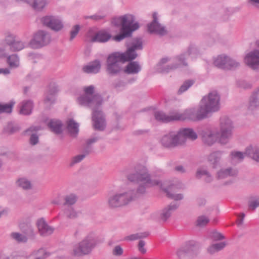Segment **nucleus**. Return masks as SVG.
Here are the masks:
<instances>
[{
    "label": "nucleus",
    "mask_w": 259,
    "mask_h": 259,
    "mask_svg": "<svg viewBox=\"0 0 259 259\" xmlns=\"http://www.w3.org/2000/svg\"><path fill=\"white\" fill-rule=\"evenodd\" d=\"M127 179L132 182L143 183L138 187L136 192L135 190L129 191L134 192V195L136 196L134 199L140 195L145 194L147 187L157 186L160 183L158 180H151L147 168L142 165H138L135 166V171L127 176Z\"/></svg>",
    "instance_id": "nucleus-1"
},
{
    "label": "nucleus",
    "mask_w": 259,
    "mask_h": 259,
    "mask_svg": "<svg viewBox=\"0 0 259 259\" xmlns=\"http://www.w3.org/2000/svg\"><path fill=\"white\" fill-rule=\"evenodd\" d=\"M135 16L130 14L112 18V25L116 27L121 26L120 33L113 36V39L119 42L125 38L131 37L133 32L140 28L139 23L135 21Z\"/></svg>",
    "instance_id": "nucleus-2"
},
{
    "label": "nucleus",
    "mask_w": 259,
    "mask_h": 259,
    "mask_svg": "<svg viewBox=\"0 0 259 259\" xmlns=\"http://www.w3.org/2000/svg\"><path fill=\"white\" fill-rule=\"evenodd\" d=\"M84 95L77 98V102L81 106H87L89 108L100 107L103 103V99L98 93L94 94L95 87L91 85L84 88Z\"/></svg>",
    "instance_id": "nucleus-3"
},
{
    "label": "nucleus",
    "mask_w": 259,
    "mask_h": 259,
    "mask_svg": "<svg viewBox=\"0 0 259 259\" xmlns=\"http://www.w3.org/2000/svg\"><path fill=\"white\" fill-rule=\"evenodd\" d=\"M220 101V95L217 91H213L202 98L199 106L207 117L209 114L219 110Z\"/></svg>",
    "instance_id": "nucleus-4"
},
{
    "label": "nucleus",
    "mask_w": 259,
    "mask_h": 259,
    "mask_svg": "<svg viewBox=\"0 0 259 259\" xmlns=\"http://www.w3.org/2000/svg\"><path fill=\"white\" fill-rule=\"evenodd\" d=\"M136 197L133 191L113 194L108 196L107 204L111 208H115L128 204Z\"/></svg>",
    "instance_id": "nucleus-5"
},
{
    "label": "nucleus",
    "mask_w": 259,
    "mask_h": 259,
    "mask_svg": "<svg viewBox=\"0 0 259 259\" xmlns=\"http://www.w3.org/2000/svg\"><path fill=\"white\" fill-rule=\"evenodd\" d=\"M97 240L93 234L88 235L78 245L73 248V254L75 256H81L90 253L96 246Z\"/></svg>",
    "instance_id": "nucleus-6"
},
{
    "label": "nucleus",
    "mask_w": 259,
    "mask_h": 259,
    "mask_svg": "<svg viewBox=\"0 0 259 259\" xmlns=\"http://www.w3.org/2000/svg\"><path fill=\"white\" fill-rule=\"evenodd\" d=\"M234 125L231 120L224 116L220 119V137L219 143L222 145L227 144L233 136Z\"/></svg>",
    "instance_id": "nucleus-7"
},
{
    "label": "nucleus",
    "mask_w": 259,
    "mask_h": 259,
    "mask_svg": "<svg viewBox=\"0 0 259 259\" xmlns=\"http://www.w3.org/2000/svg\"><path fill=\"white\" fill-rule=\"evenodd\" d=\"M199 251V244L193 240L187 242L179 248L176 254L179 259L190 258L196 256Z\"/></svg>",
    "instance_id": "nucleus-8"
},
{
    "label": "nucleus",
    "mask_w": 259,
    "mask_h": 259,
    "mask_svg": "<svg viewBox=\"0 0 259 259\" xmlns=\"http://www.w3.org/2000/svg\"><path fill=\"white\" fill-rule=\"evenodd\" d=\"M106 72L111 76H115L119 74L122 71V67L120 63H122L116 52L110 54L106 61Z\"/></svg>",
    "instance_id": "nucleus-9"
},
{
    "label": "nucleus",
    "mask_w": 259,
    "mask_h": 259,
    "mask_svg": "<svg viewBox=\"0 0 259 259\" xmlns=\"http://www.w3.org/2000/svg\"><path fill=\"white\" fill-rule=\"evenodd\" d=\"M207 118L200 106L198 109L191 108L186 109L182 113H176V120H185L187 119L193 121H200Z\"/></svg>",
    "instance_id": "nucleus-10"
},
{
    "label": "nucleus",
    "mask_w": 259,
    "mask_h": 259,
    "mask_svg": "<svg viewBox=\"0 0 259 259\" xmlns=\"http://www.w3.org/2000/svg\"><path fill=\"white\" fill-rule=\"evenodd\" d=\"M51 40L49 33L44 30L38 31L30 41L29 45L33 49H38L48 45Z\"/></svg>",
    "instance_id": "nucleus-11"
},
{
    "label": "nucleus",
    "mask_w": 259,
    "mask_h": 259,
    "mask_svg": "<svg viewBox=\"0 0 259 259\" xmlns=\"http://www.w3.org/2000/svg\"><path fill=\"white\" fill-rule=\"evenodd\" d=\"M93 110L92 120L95 130L103 131L106 127L105 119L103 111L100 110V107L91 108Z\"/></svg>",
    "instance_id": "nucleus-12"
},
{
    "label": "nucleus",
    "mask_w": 259,
    "mask_h": 259,
    "mask_svg": "<svg viewBox=\"0 0 259 259\" xmlns=\"http://www.w3.org/2000/svg\"><path fill=\"white\" fill-rule=\"evenodd\" d=\"M160 143L163 147L167 149H172L178 145H182L178 134L170 132L162 137Z\"/></svg>",
    "instance_id": "nucleus-13"
},
{
    "label": "nucleus",
    "mask_w": 259,
    "mask_h": 259,
    "mask_svg": "<svg viewBox=\"0 0 259 259\" xmlns=\"http://www.w3.org/2000/svg\"><path fill=\"white\" fill-rule=\"evenodd\" d=\"M153 20L147 25V30L151 34L155 33L160 36H164L167 33L164 26L158 22L157 14L154 12L152 14Z\"/></svg>",
    "instance_id": "nucleus-14"
},
{
    "label": "nucleus",
    "mask_w": 259,
    "mask_h": 259,
    "mask_svg": "<svg viewBox=\"0 0 259 259\" xmlns=\"http://www.w3.org/2000/svg\"><path fill=\"white\" fill-rule=\"evenodd\" d=\"M44 25L58 32L63 28V24L58 17L54 16H46L41 18V20Z\"/></svg>",
    "instance_id": "nucleus-15"
},
{
    "label": "nucleus",
    "mask_w": 259,
    "mask_h": 259,
    "mask_svg": "<svg viewBox=\"0 0 259 259\" xmlns=\"http://www.w3.org/2000/svg\"><path fill=\"white\" fill-rule=\"evenodd\" d=\"M244 61L249 67L253 70L259 68V50H254L250 52L245 57Z\"/></svg>",
    "instance_id": "nucleus-16"
},
{
    "label": "nucleus",
    "mask_w": 259,
    "mask_h": 259,
    "mask_svg": "<svg viewBox=\"0 0 259 259\" xmlns=\"http://www.w3.org/2000/svg\"><path fill=\"white\" fill-rule=\"evenodd\" d=\"M178 134L182 145L185 143L186 139L194 141L198 137L197 134L191 128L182 129L178 133Z\"/></svg>",
    "instance_id": "nucleus-17"
},
{
    "label": "nucleus",
    "mask_w": 259,
    "mask_h": 259,
    "mask_svg": "<svg viewBox=\"0 0 259 259\" xmlns=\"http://www.w3.org/2000/svg\"><path fill=\"white\" fill-rule=\"evenodd\" d=\"M179 204L177 202H171L166 207H164L161 211L160 219L165 222L171 216L172 213L178 209Z\"/></svg>",
    "instance_id": "nucleus-18"
},
{
    "label": "nucleus",
    "mask_w": 259,
    "mask_h": 259,
    "mask_svg": "<svg viewBox=\"0 0 259 259\" xmlns=\"http://www.w3.org/2000/svg\"><path fill=\"white\" fill-rule=\"evenodd\" d=\"M188 56L186 52L183 53L177 56L175 58L180 64H173L168 65L163 69V72H168L170 70H175L179 67L180 65H182L184 66H188V63L186 61L187 57Z\"/></svg>",
    "instance_id": "nucleus-19"
},
{
    "label": "nucleus",
    "mask_w": 259,
    "mask_h": 259,
    "mask_svg": "<svg viewBox=\"0 0 259 259\" xmlns=\"http://www.w3.org/2000/svg\"><path fill=\"white\" fill-rule=\"evenodd\" d=\"M37 225L38 232L41 236H49L52 234L54 231V229L49 226L43 218L38 220Z\"/></svg>",
    "instance_id": "nucleus-20"
},
{
    "label": "nucleus",
    "mask_w": 259,
    "mask_h": 259,
    "mask_svg": "<svg viewBox=\"0 0 259 259\" xmlns=\"http://www.w3.org/2000/svg\"><path fill=\"white\" fill-rule=\"evenodd\" d=\"M155 119L159 122L167 123L172 121H177L176 113L171 115H166L163 111H156L154 113Z\"/></svg>",
    "instance_id": "nucleus-21"
},
{
    "label": "nucleus",
    "mask_w": 259,
    "mask_h": 259,
    "mask_svg": "<svg viewBox=\"0 0 259 259\" xmlns=\"http://www.w3.org/2000/svg\"><path fill=\"white\" fill-rule=\"evenodd\" d=\"M101 68V62L97 59L90 62L82 68V71L87 73H97Z\"/></svg>",
    "instance_id": "nucleus-22"
},
{
    "label": "nucleus",
    "mask_w": 259,
    "mask_h": 259,
    "mask_svg": "<svg viewBox=\"0 0 259 259\" xmlns=\"http://www.w3.org/2000/svg\"><path fill=\"white\" fill-rule=\"evenodd\" d=\"M223 152L217 151L211 153L207 157L208 161L213 168H217L220 165Z\"/></svg>",
    "instance_id": "nucleus-23"
},
{
    "label": "nucleus",
    "mask_w": 259,
    "mask_h": 259,
    "mask_svg": "<svg viewBox=\"0 0 259 259\" xmlns=\"http://www.w3.org/2000/svg\"><path fill=\"white\" fill-rule=\"evenodd\" d=\"M116 53L121 60L122 63L126 62L132 61L138 57V54L136 51H133L128 48L124 53L116 52Z\"/></svg>",
    "instance_id": "nucleus-24"
},
{
    "label": "nucleus",
    "mask_w": 259,
    "mask_h": 259,
    "mask_svg": "<svg viewBox=\"0 0 259 259\" xmlns=\"http://www.w3.org/2000/svg\"><path fill=\"white\" fill-rule=\"evenodd\" d=\"M19 113L24 115H29L31 114L33 108V103L32 100H24L19 106Z\"/></svg>",
    "instance_id": "nucleus-25"
},
{
    "label": "nucleus",
    "mask_w": 259,
    "mask_h": 259,
    "mask_svg": "<svg viewBox=\"0 0 259 259\" xmlns=\"http://www.w3.org/2000/svg\"><path fill=\"white\" fill-rule=\"evenodd\" d=\"M48 255L49 254H48L45 250L41 248L37 251L35 255L32 254L27 256L24 255L19 254L13 256L12 259H45Z\"/></svg>",
    "instance_id": "nucleus-26"
},
{
    "label": "nucleus",
    "mask_w": 259,
    "mask_h": 259,
    "mask_svg": "<svg viewBox=\"0 0 259 259\" xmlns=\"http://www.w3.org/2000/svg\"><path fill=\"white\" fill-rule=\"evenodd\" d=\"M38 130L39 128L37 126H32L26 129L24 132V135L30 136L29 139V143L31 145H35L38 143V136L36 133H34L36 132Z\"/></svg>",
    "instance_id": "nucleus-27"
},
{
    "label": "nucleus",
    "mask_w": 259,
    "mask_h": 259,
    "mask_svg": "<svg viewBox=\"0 0 259 259\" xmlns=\"http://www.w3.org/2000/svg\"><path fill=\"white\" fill-rule=\"evenodd\" d=\"M245 154L254 160L259 162V146L251 145L247 147Z\"/></svg>",
    "instance_id": "nucleus-28"
},
{
    "label": "nucleus",
    "mask_w": 259,
    "mask_h": 259,
    "mask_svg": "<svg viewBox=\"0 0 259 259\" xmlns=\"http://www.w3.org/2000/svg\"><path fill=\"white\" fill-rule=\"evenodd\" d=\"M124 69V72L127 74H137L141 70V67L137 61H129Z\"/></svg>",
    "instance_id": "nucleus-29"
},
{
    "label": "nucleus",
    "mask_w": 259,
    "mask_h": 259,
    "mask_svg": "<svg viewBox=\"0 0 259 259\" xmlns=\"http://www.w3.org/2000/svg\"><path fill=\"white\" fill-rule=\"evenodd\" d=\"M111 38V35L110 33L104 31H100L92 38V41L105 42Z\"/></svg>",
    "instance_id": "nucleus-30"
},
{
    "label": "nucleus",
    "mask_w": 259,
    "mask_h": 259,
    "mask_svg": "<svg viewBox=\"0 0 259 259\" xmlns=\"http://www.w3.org/2000/svg\"><path fill=\"white\" fill-rule=\"evenodd\" d=\"M259 107V88L253 92L250 97L248 109L253 110Z\"/></svg>",
    "instance_id": "nucleus-31"
},
{
    "label": "nucleus",
    "mask_w": 259,
    "mask_h": 259,
    "mask_svg": "<svg viewBox=\"0 0 259 259\" xmlns=\"http://www.w3.org/2000/svg\"><path fill=\"white\" fill-rule=\"evenodd\" d=\"M62 125L61 121L54 119H51L48 124V126L51 131L57 135L62 133Z\"/></svg>",
    "instance_id": "nucleus-32"
},
{
    "label": "nucleus",
    "mask_w": 259,
    "mask_h": 259,
    "mask_svg": "<svg viewBox=\"0 0 259 259\" xmlns=\"http://www.w3.org/2000/svg\"><path fill=\"white\" fill-rule=\"evenodd\" d=\"M20 228L22 232L28 239L33 240L35 238V234L33 227L29 224L22 223L20 225Z\"/></svg>",
    "instance_id": "nucleus-33"
},
{
    "label": "nucleus",
    "mask_w": 259,
    "mask_h": 259,
    "mask_svg": "<svg viewBox=\"0 0 259 259\" xmlns=\"http://www.w3.org/2000/svg\"><path fill=\"white\" fill-rule=\"evenodd\" d=\"M237 175V171L231 167L226 169H221L217 172V179H223L229 176H235Z\"/></svg>",
    "instance_id": "nucleus-34"
},
{
    "label": "nucleus",
    "mask_w": 259,
    "mask_h": 259,
    "mask_svg": "<svg viewBox=\"0 0 259 259\" xmlns=\"http://www.w3.org/2000/svg\"><path fill=\"white\" fill-rule=\"evenodd\" d=\"M79 125L73 119H69L67 121V129L72 137H76L79 132Z\"/></svg>",
    "instance_id": "nucleus-35"
},
{
    "label": "nucleus",
    "mask_w": 259,
    "mask_h": 259,
    "mask_svg": "<svg viewBox=\"0 0 259 259\" xmlns=\"http://www.w3.org/2000/svg\"><path fill=\"white\" fill-rule=\"evenodd\" d=\"M202 138L203 142L208 146L213 144L217 139L216 135L211 131L203 132Z\"/></svg>",
    "instance_id": "nucleus-36"
},
{
    "label": "nucleus",
    "mask_w": 259,
    "mask_h": 259,
    "mask_svg": "<svg viewBox=\"0 0 259 259\" xmlns=\"http://www.w3.org/2000/svg\"><path fill=\"white\" fill-rule=\"evenodd\" d=\"M227 59V56L223 55H219L214 60L213 63L216 67L225 70Z\"/></svg>",
    "instance_id": "nucleus-37"
},
{
    "label": "nucleus",
    "mask_w": 259,
    "mask_h": 259,
    "mask_svg": "<svg viewBox=\"0 0 259 259\" xmlns=\"http://www.w3.org/2000/svg\"><path fill=\"white\" fill-rule=\"evenodd\" d=\"M25 47L24 43L20 40L16 39L9 46L10 50L12 52H18Z\"/></svg>",
    "instance_id": "nucleus-38"
},
{
    "label": "nucleus",
    "mask_w": 259,
    "mask_h": 259,
    "mask_svg": "<svg viewBox=\"0 0 259 259\" xmlns=\"http://www.w3.org/2000/svg\"><path fill=\"white\" fill-rule=\"evenodd\" d=\"M7 62L11 68H17L19 66V58L17 54L8 55Z\"/></svg>",
    "instance_id": "nucleus-39"
},
{
    "label": "nucleus",
    "mask_w": 259,
    "mask_h": 259,
    "mask_svg": "<svg viewBox=\"0 0 259 259\" xmlns=\"http://www.w3.org/2000/svg\"><path fill=\"white\" fill-rule=\"evenodd\" d=\"M226 245L225 242L213 244L208 248L207 251L210 254H213L224 249Z\"/></svg>",
    "instance_id": "nucleus-40"
},
{
    "label": "nucleus",
    "mask_w": 259,
    "mask_h": 259,
    "mask_svg": "<svg viewBox=\"0 0 259 259\" xmlns=\"http://www.w3.org/2000/svg\"><path fill=\"white\" fill-rule=\"evenodd\" d=\"M194 83L195 80L193 79H188L185 80L180 87L178 91V94L181 95L183 94L192 86Z\"/></svg>",
    "instance_id": "nucleus-41"
},
{
    "label": "nucleus",
    "mask_w": 259,
    "mask_h": 259,
    "mask_svg": "<svg viewBox=\"0 0 259 259\" xmlns=\"http://www.w3.org/2000/svg\"><path fill=\"white\" fill-rule=\"evenodd\" d=\"M240 63L236 60L227 56L225 70H234L239 67Z\"/></svg>",
    "instance_id": "nucleus-42"
},
{
    "label": "nucleus",
    "mask_w": 259,
    "mask_h": 259,
    "mask_svg": "<svg viewBox=\"0 0 259 259\" xmlns=\"http://www.w3.org/2000/svg\"><path fill=\"white\" fill-rule=\"evenodd\" d=\"M20 128L18 125L13 123H9L4 128V132L8 134H13L20 130Z\"/></svg>",
    "instance_id": "nucleus-43"
},
{
    "label": "nucleus",
    "mask_w": 259,
    "mask_h": 259,
    "mask_svg": "<svg viewBox=\"0 0 259 259\" xmlns=\"http://www.w3.org/2000/svg\"><path fill=\"white\" fill-rule=\"evenodd\" d=\"M89 150H85L83 149V153L81 154H79L73 157L72 158L71 162L70 163V166H73L76 163L80 162L81 160L83 159V158L90 154V151Z\"/></svg>",
    "instance_id": "nucleus-44"
},
{
    "label": "nucleus",
    "mask_w": 259,
    "mask_h": 259,
    "mask_svg": "<svg viewBox=\"0 0 259 259\" xmlns=\"http://www.w3.org/2000/svg\"><path fill=\"white\" fill-rule=\"evenodd\" d=\"M16 183L18 186L24 190H29L31 188L30 182L25 178L19 179L17 181Z\"/></svg>",
    "instance_id": "nucleus-45"
},
{
    "label": "nucleus",
    "mask_w": 259,
    "mask_h": 259,
    "mask_svg": "<svg viewBox=\"0 0 259 259\" xmlns=\"http://www.w3.org/2000/svg\"><path fill=\"white\" fill-rule=\"evenodd\" d=\"M128 48L134 51L142 50L143 42L142 39L140 37L135 38L132 43L131 46Z\"/></svg>",
    "instance_id": "nucleus-46"
},
{
    "label": "nucleus",
    "mask_w": 259,
    "mask_h": 259,
    "mask_svg": "<svg viewBox=\"0 0 259 259\" xmlns=\"http://www.w3.org/2000/svg\"><path fill=\"white\" fill-rule=\"evenodd\" d=\"M148 232H144V233H136L130 235L128 236H126L124 240H129V241H134L138 239H141L143 238H145L149 235Z\"/></svg>",
    "instance_id": "nucleus-47"
},
{
    "label": "nucleus",
    "mask_w": 259,
    "mask_h": 259,
    "mask_svg": "<svg viewBox=\"0 0 259 259\" xmlns=\"http://www.w3.org/2000/svg\"><path fill=\"white\" fill-rule=\"evenodd\" d=\"M11 237L19 243H26L28 241V238L24 234L17 232H13L11 234Z\"/></svg>",
    "instance_id": "nucleus-48"
},
{
    "label": "nucleus",
    "mask_w": 259,
    "mask_h": 259,
    "mask_svg": "<svg viewBox=\"0 0 259 259\" xmlns=\"http://www.w3.org/2000/svg\"><path fill=\"white\" fill-rule=\"evenodd\" d=\"M14 104V102L11 101L8 104H5L4 105L0 104V113H11L12 112L13 107Z\"/></svg>",
    "instance_id": "nucleus-49"
},
{
    "label": "nucleus",
    "mask_w": 259,
    "mask_h": 259,
    "mask_svg": "<svg viewBox=\"0 0 259 259\" xmlns=\"http://www.w3.org/2000/svg\"><path fill=\"white\" fill-rule=\"evenodd\" d=\"M259 206V197H252L248 201V208L249 210H254Z\"/></svg>",
    "instance_id": "nucleus-50"
},
{
    "label": "nucleus",
    "mask_w": 259,
    "mask_h": 259,
    "mask_svg": "<svg viewBox=\"0 0 259 259\" xmlns=\"http://www.w3.org/2000/svg\"><path fill=\"white\" fill-rule=\"evenodd\" d=\"M186 53L188 56H192L196 57L199 54V52L198 48L195 45L191 44L188 48Z\"/></svg>",
    "instance_id": "nucleus-51"
},
{
    "label": "nucleus",
    "mask_w": 259,
    "mask_h": 259,
    "mask_svg": "<svg viewBox=\"0 0 259 259\" xmlns=\"http://www.w3.org/2000/svg\"><path fill=\"white\" fill-rule=\"evenodd\" d=\"M47 4L46 0H35L33 8L37 11H41Z\"/></svg>",
    "instance_id": "nucleus-52"
},
{
    "label": "nucleus",
    "mask_w": 259,
    "mask_h": 259,
    "mask_svg": "<svg viewBox=\"0 0 259 259\" xmlns=\"http://www.w3.org/2000/svg\"><path fill=\"white\" fill-rule=\"evenodd\" d=\"M101 138L99 137H94L90 139H88L86 140V147L84 148V150H89L90 151V153L92 152V149L91 147V145L97 142L99 140L101 139Z\"/></svg>",
    "instance_id": "nucleus-53"
},
{
    "label": "nucleus",
    "mask_w": 259,
    "mask_h": 259,
    "mask_svg": "<svg viewBox=\"0 0 259 259\" xmlns=\"http://www.w3.org/2000/svg\"><path fill=\"white\" fill-rule=\"evenodd\" d=\"M66 217L70 219H74L78 217L77 212L72 208L68 207L64 210Z\"/></svg>",
    "instance_id": "nucleus-54"
},
{
    "label": "nucleus",
    "mask_w": 259,
    "mask_h": 259,
    "mask_svg": "<svg viewBox=\"0 0 259 259\" xmlns=\"http://www.w3.org/2000/svg\"><path fill=\"white\" fill-rule=\"evenodd\" d=\"M16 39V36L10 32L5 33L4 41L9 46Z\"/></svg>",
    "instance_id": "nucleus-55"
},
{
    "label": "nucleus",
    "mask_w": 259,
    "mask_h": 259,
    "mask_svg": "<svg viewBox=\"0 0 259 259\" xmlns=\"http://www.w3.org/2000/svg\"><path fill=\"white\" fill-rule=\"evenodd\" d=\"M56 101V96L47 93L44 99V103L46 106H50L54 104Z\"/></svg>",
    "instance_id": "nucleus-56"
},
{
    "label": "nucleus",
    "mask_w": 259,
    "mask_h": 259,
    "mask_svg": "<svg viewBox=\"0 0 259 259\" xmlns=\"http://www.w3.org/2000/svg\"><path fill=\"white\" fill-rule=\"evenodd\" d=\"M209 222L208 217L205 215H200L198 217L196 221V225L199 227L205 226Z\"/></svg>",
    "instance_id": "nucleus-57"
},
{
    "label": "nucleus",
    "mask_w": 259,
    "mask_h": 259,
    "mask_svg": "<svg viewBox=\"0 0 259 259\" xmlns=\"http://www.w3.org/2000/svg\"><path fill=\"white\" fill-rule=\"evenodd\" d=\"M230 155L231 156V158L232 160L236 159L239 161H241L244 158L245 152L243 153L239 151H232L230 153Z\"/></svg>",
    "instance_id": "nucleus-58"
},
{
    "label": "nucleus",
    "mask_w": 259,
    "mask_h": 259,
    "mask_svg": "<svg viewBox=\"0 0 259 259\" xmlns=\"http://www.w3.org/2000/svg\"><path fill=\"white\" fill-rule=\"evenodd\" d=\"M64 205H71L74 204L76 201V197L73 194L67 195L64 198Z\"/></svg>",
    "instance_id": "nucleus-59"
},
{
    "label": "nucleus",
    "mask_w": 259,
    "mask_h": 259,
    "mask_svg": "<svg viewBox=\"0 0 259 259\" xmlns=\"http://www.w3.org/2000/svg\"><path fill=\"white\" fill-rule=\"evenodd\" d=\"M164 191L166 193L167 197L170 199L175 200H180L183 199V195L182 194H173L166 189H164Z\"/></svg>",
    "instance_id": "nucleus-60"
},
{
    "label": "nucleus",
    "mask_w": 259,
    "mask_h": 259,
    "mask_svg": "<svg viewBox=\"0 0 259 259\" xmlns=\"http://www.w3.org/2000/svg\"><path fill=\"white\" fill-rule=\"evenodd\" d=\"M59 91L58 86L54 82L51 83L49 87L48 93L53 94L56 96V95Z\"/></svg>",
    "instance_id": "nucleus-61"
},
{
    "label": "nucleus",
    "mask_w": 259,
    "mask_h": 259,
    "mask_svg": "<svg viewBox=\"0 0 259 259\" xmlns=\"http://www.w3.org/2000/svg\"><path fill=\"white\" fill-rule=\"evenodd\" d=\"M80 29V27L79 25H75L72 27L70 31V40H72L76 37Z\"/></svg>",
    "instance_id": "nucleus-62"
},
{
    "label": "nucleus",
    "mask_w": 259,
    "mask_h": 259,
    "mask_svg": "<svg viewBox=\"0 0 259 259\" xmlns=\"http://www.w3.org/2000/svg\"><path fill=\"white\" fill-rule=\"evenodd\" d=\"M239 87L244 89H250L252 87L251 84L245 80H239L237 82Z\"/></svg>",
    "instance_id": "nucleus-63"
},
{
    "label": "nucleus",
    "mask_w": 259,
    "mask_h": 259,
    "mask_svg": "<svg viewBox=\"0 0 259 259\" xmlns=\"http://www.w3.org/2000/svg\"><path fill=\"white\" fill-rule=\"evenodd\" d=\"M209 171L207 170L206 169H202L201 168H198L197 170L196 173V178L197 179H200L203 176H205L206 175H208V172Z\"/></svg>",
    "instance_id": "nucleus-64"
}]
</instances>
